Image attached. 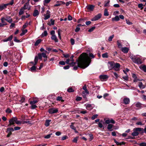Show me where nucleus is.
<instances>
[{"instance_id":"f257e3e1","label":"nucleus","mask_w":146,"mask_h":146,"mask_svg":"<svg viewBox=\"0 0 146 146\" xmlns=\"http://www.w3.org/2000/svg\"><path fill=\"white\" fill-rule=\"evenodd\" d=\"M91 62V59L88 54L86 53H83L79 57L78 66L82 68H85L89 65Z\"/></svg>"},{"instance_id":"f03ea898","label":"nucleus","mask_w":146,"mask_h":146,"mask_svg":"<svg viewBox=\"0 0 146 146\" xmlns=\"http://www.w3.org/2000/svg\"><path fill=\"white\" fill-rule=\"evenodd\" d=\"M131 58L134 62L138 64H140L142 63L141 60L139 58L136 57L135 56H131Z\"/></svg>"},{"instance_id":"7ed1b4c3","label":"nucleus","mask_w":146,"mask_h":146,"mask_svg":"<svg viewBox=\"0 0 146 146\" xmlns=\"http://www.w3.org/2000/svg\"><path fill=\"white\" fill-rule=\"evenodd\" d=\"M115 63L113 61H110L108 62V66L110 70H111L114 68Z\"/></svg>"},{"instance_id":"20e7f679","label":"nucleus","mask_w":146,"mask_h":146,"mask_svg":"<svg viewBox=\"0 0 146 146\" xmlns=\"http://www.w3.org/2000/svg\"><path fill=\"white\" fill-rule=\"evenodd\" d=\"M102 17V15L100 13H99L97 15H96L94 17L92 18L91 20L92 21H96L99 19H100Z\"/></svg>"},{"instance_id":"39448f33","label":"nucleus","mask_w":146,"mask_h":146,"mask_svg":"<svg viewBox=\"0 0 146 146\" xmlns=\"http://www.w3.org/2000/svg\"><path fill=\"white\" fill-rule=\"evenodd\" d=\"M120 64L117 63H115V65L114 66L113 68L116 71H118L120 70Z\"/></svg>"},{"instance_id":"423d86ee","label":"nucleus","mask_w":146,"mask_h":146,"mask_svg":"<svg viewBox=\"0 0 146 146\" xmlns=\"http://www.w3.org/2000/svg\"><path fill=\"white\" fill-rule=\"evenodd\" d=\"M16 120V117H13L11 118L9 121V125H13L15 123V122Z\"/></svg>"},{"instance_id":"0eeeda50","label":"nucleus","mask_w":146,"mask_h":146,"mask_svg":"<svg viewBox=\"0 0 146 146\" xmlns=\"http://www.w3.org/2000/svg\"><path fill=\"white\" fill-rule=\"evenodd\" d=\"M58 111V110L57 109L52 108L48 110L49 113L51 114L54 113H57Z\"/></svg>"},{"instance_id":"6e6552de","label":"nucleus","mask_w":146,"mask_h":146,"mask_svg":"<svg viewBox=\"0 0 146 146\" xmlns=\"http://www.w3.org/2000/svg\"><path fill=\"white\" fill-rule=\"evenodd\" d=\"M45 20H46L49 19L50 17V12L48 10H47L46 12V13L44 15Z\"/></svg>"},{"instance_id":"1a4fd4ad","label":"nucleus","mask_w":146,"mask_h":146,"mask_svg":"<svg viewBox=\"0 0 146 146\" xmlns=\"http://www.w3.org/2000/svg\"><path fill=\"white\" fill-rule=\"evenodd\" d=\"M95 6L93 5H89L86 6V8L90 11H93L94 8Z\"/></svg>"},{"instance_id":"9d476101","label":"nucleus","mask_w":146,"mask_h":146,"mask_svg":"<svg viewBox=\"0 0 146 146\" xmlns=\"http://www.w3.org/2000/svg\"><path fill=\"white\" fill-rule=\"evenodd\" d=\"M105 123L107 124H109L110 123L114 124L115 123V121L112 119H108L106 120Z\"/></svg>"},{"instance_id":"9b49d317","label":"nucleus","mask_w":146,"mask_h":146,"mask_svg":"<svg viewBox=\"0 0 146 146\" xmlns=\"http://www.w3.org/2000/svg\"><path fill=\"white\" fill-rule=\"evenodd\" d=\"M74 57V56L73 55H72L70 58V62H71V63H70V65L71 66H74L76 64V62H74V60L73 59V58Z\"/></svg>"},{"instance_id":"f8f14e48","label":"nucleus","mask_w":146,"mask_h":146,"mask_svg":"<svg viewBox=\"0 0 146 146\" xmlns=\"http://www.w3.org/2000/svg\"><path fill=\"white\" fill-rule=\"evenodd\" d=\"M129 48L126 47L121 48V50L124 53H127L129 50Z\"/></svg>"},{"instance_id":"ddd939ff","label":"nucleus","mask_w":146,"mask_h":146,"mask_svg":"<svg viewBox=\"0 0 146 146\" xmlns=\"http://www.w3.org/2000/svg\"><path fill=\"white\" fill-rule=\"evenodd\" d=\"M123 103L125 104H127L129 103L130 100L129 98H125L123 99Z\"/></svg>"},{"instance_id":"4468645a","label":"nucleus","mask_w":146,"mask_h":146,"mask_svg":"<svg viewBox=\"0 0 146 146\" xmlns=\"http://www.w3.org/2000/svg\"><path fill=\"white\" fill-rule=\"evenodd\" d=\"M139 68L145 72H146V66L145 65L143 64L141 65L140 66Z\"/></svg>"},{"instance_id":"2eb2a0df","label":"nucleus","mask_w":146,"mask_h":146,"mask_svg":"<svg viewBox=\"0 0 146 146\" xmlns=\"http://www.w3.org/2000/svg\"><path fill=\"white\" fill-rule=\"evenodd\" d=\"M132 76L134 79L133 80L134 82H136L138 80H139L137 78L136 75L135 74H133Z\"/></svg>"},{"instance_id":"dca6fc26","label":"nucleus","mask_w":146,"mask_h":146,"mask_svg":"<svg viewBox=\"0 0 146 146\" xmlns=\"http://www.w3.org/2000/svg\"><path fill=\"white\" fill-rule=\"evenodd\" d=\"M143 105L139 102H138L135 104V106L136 107L138 108L139 109L143 107Z\"/></svg>"},{"instance_id":"f3484780","label":"nucleus","mask_w":146,"mask_h":146,"mask_svg":"<svg viewBox=\"0 0 146 146\" xmlns=\"http://www.w3.org/2000/svg\"><path fill=\"white\" fill-rule=\"evenodd\" d=\"M51 39L52 40H54L56 42H58V40L55 35L51 36Z\"/></svg>"},{"instance_id":"a211bd4d","label":"nucleus","mask_w":146,"mask_h":146,"mask_svg":"<svg viewBox=\"0 0 146 146\" xmlns=\"http://www.w3.org/2000/svg\"><path fill=\"white\" fill-rule=\"evenodd\" d=\"M13 36L11 35L8 37L7 38L3 40L4 42H7L9 41H11L13 38Z\"/></svg>"},{"instance_id":"6ab92c4d","label":"nucleus","mask_w":146,"mask_h":146,"mask_svg":"<svg viewBox=\"0 0 146 146\" xmlns=\"http://www.w3.org/2000/svg\"><path fill=\"white\" fill-rule=\"evenodd\" d=\"M108 76L107 75H101L100 76V78L101 79L105 80L107 79Z\"/></svg>"},{"instance_id":"aec40b11","label":"nucleus","mask_w":146,"mask_h":146,"mask_svg":"<svg viewBox=\"0 0 146 146\" xmlns=\"http://www.w3.org/2000/svg\"><path fill=\"white\" fill-rule=\"evenodd\" d=\"M29 5V2L25 4L23 7L22 8L24 9H28L29 10V8L28 9Z\"/></svg>"},{"instance_id":"412c9836","label":"nucleus","mask_w":146,"mask_h":146,"mask_svg":"<svg viewBox=\"0 0 146 146\" xmlns=\"http://www.w3.org/2000/svg\"><path fill=\"white\" fill-rule=\"evenodd\" d=\"M39 12L37 10H35L34 11V13L33 14V16L34 17H36L38 15Z\"/></svg>"},{"instance_id":"4be33fe9","label":"nucleus","mask_w":146,"mask_h":146,"mask_svg":"<svg viewBox=\"0 0 146 146\" xmlns=\"http://www.w3.org/2000/svg\"><path fill=\"white\" fill-rule=\"evenodd\" d=\"M86 108L87 110H92L93 109V107L92 106H91V104H88L86 107Z\"/></svg>"},{"instance_id":"5701e85b","label":"nucleus","mask_w":146,"mask_h":146,"mask_svg":"<svg viewBox=\"0 0 146 146\" xmlns=\"http://www.w3.org/2000/svg\"><path fill=\"white\" fill-rule=\"evenodd\" d=\"M82 89L84 90V91H86V94H88L89 92L87 89V87L86 85H85L83 87Z\"/></svg>"},{"instance_id":"b1692460","label":"nucleus","mask_w":146,"mask_h":146,"mask_svg":"<svg viewBox=\"0 0 146 146\" xmlns=\"http://www.w3.org/2000/svg\"><path fill=\"white\" fill-rule=\"evenodd\" d=\"M7 4H3L0 5V10H2L6 8Z\"/></svg>"},{"instance_id":"393cba45","label":"nucleus","mask_w":146,"mask_h":146,"mask_svg":"<svg viewBox=\"0 0 146 146\" xmlns=\"http://www.w3.org/2000/svg\"><path fill=\"white\" fill-rule=\"evenodd\" d=\"M117 45L118 46V47L119 48H121L122 47V45L121 44V42L119 40H118L117 41Z\"/></svg>"},{"instance_id":"a878e982","label":"nucleus","mask_w":146,"mask_h":146,"mask_svg":"<svg viewBox=\"0 0 146 146\" xmlns=\"http://www.w3.org/2000/svg\"><path fill=\"white\" fill-rule=\"evenodd\" d=\"M113 125L111 124H108V126L107 127V129L110 131H111L112 130L111 129L113 127Z\"/></svg>"},{"instance_id":"bb28decb","label":"nucleus","mask_w":146,"mask_h":146,"mask_svg":"<svg viewBox=\"0 0 146 146\" xmlns=\"http://www.w3.org/2000/svg\"><path fill=\"white\" fill-rule=\"evenodd\" d=\"M119 19V17L118 16H116L115 17L113 18L112 19V21H118Z\"/></svg>"},{"instance_id":"cd10ccee","label":"nucleus","mask_w":146,"mask_h":146,"mask_svg":"<svg viewBox=\"0 0 146 146\" xmlns=\"http://www.w3.org/2000/svg\"><path fill=\"white\" fill-rule=\"evenodd\" d=\"M138 86L139 87L143 89L145 88V86L143 84V83L141 82H140L139 83Z\"/></svg>"},{"instance_id":"c85d7f7f","label":"nucleus","mask_w":146,"mask_h":146,"mask_svg":"<svg viewBox=\"0 0 146 146\" xmlns=\"http://www.w3.org/2000/svg\"><path fill=\"white\" fill-rule=\"evenodd\" d=\"M54 20L51 19L50 20V21L48 23V24L49 26L54 25Z\"/></svg>"},{"instance_id":"c756f323","label":"nucleus","mask_w":146,"mask_h":146,"mask_svg":"<svg viewBox=\"0 0 146 146\" xmlns=\"http://www.w3.org/2000/svg\"><path fill=\"white\" fill-rule=\"evenodd\" d=\"M51 120H46V121L45 125L46 127L48 126L50 124V122L51 121Z\"/></svg>"},{"instance_id":"7c9ffc66","label":"nucleus","mask_w":146,"mask_h":146,"mask_svg":"<svg viewBox=\"0 0 146 146\" xmlns=\"http://www.w3.org/2000/svg\"><path fill=\"white\" fill-rule=\"evenodd\" d=\"M6 21L9 23H11L12 22L13 20L10 17H7L5 19Z\"/></svg>"},{"instance_id":"2f4dec72","label":"nucleus","mask_w":146,"mask_h":146,"mask_svg":"<svg viewBox=\"0 0 146 146\" xmlns=\"http://www.w3.org/2000/svg\"><path fill=\"white\" fill-rule=\"evenodd\" d=\"M56 100L57 101H61L62 102H64V100L62 99V97L59 96L56 98Z\"/></svg>"},{"instance_id":"473e14b6","label":"nucleus","mask_w":146,"mask_h":146,"mask_svg":"<svg viewBox=\"0 0 146 146\" xmlns=\"http://www.w3.org/2000/svg\"><path fill=\"white\" fill-rule=\"evenodd\" d=\"M42 40L41 39H39L36 41L35 43V46H37L42 41Z\"/></svg>"},{"instance_id":"72a5a7b5","label":"nucleus","mask_w":146,"mask_h":146,"mask_svg":"<svg viewBox=\"0 0 146 146\" xmlns=\"http://www.w3.org/2000/svg\"><path fill=\"white\" fill-rule=\"evenodd\" d=\"M51 0H44L43 1V4L44 5H46L49 3Z\"/></svg>"},{"instance_id":"f704fd0d","label":"nucleus","mask_w":146,"mask_h":146,"mask_svg":"<svg viewBox=\"0 0 146 146\" xmlns=\"http://www.w3.org/2000/svg\"><path fill=\"white\" fill-rule=\"evenodd\" d=\"M27 32V29L23 30L22 31V32L21 33L20 35L21 36H22L24 35Z\"/></svg>"},{"instance_id":"c9c22d12","label":"nucleus","mask_w":146,"mask_h":146,"mask_svg":"<svg viewBox=\"0 0 146 146\" xmlns=\"http://www.w3.org/2000/svg\"><path fill=\"white\" fill-rule=\"evenodd\" d=\"M142 130H143V129L141 128H136L134 129V131H141Z\"/></svg>"},{"instance_id":"e433bc0d","label":"nucleus","mask_w":146,"mask_h":146,"mask_svg":"<svg viewBox=\"0 0 146 146\" xmlns=\"http://www.w3.org/2000/svg\"><path fill=\"white\" fill-rule=\"evenodd\" d=\"M134 132L131 133V135L133 136H136L138 135L139 133L136 131H134Z\"/></svg>"},{"instance_id":"4c0bfd02","label":"nucleus","mask_w":146,"mask_h":146,"mask_svg":"<svg viewBox=\"0 0 146 146\" xmlns=\"http://www.w3.org/2000/svg\"><path fill=\"white\" fill-rule=\"evenodd\" d=\"M109 15L108 10L106 9H104V15L105 16H108Z\"/></svg>"},{"instance_id":"58836bf2","label":"nucleus","mask_w":146,"mask_h":146,"mask_svg":"<svg viewBox=\"0 0 146 146\" xmlns=\"http://www.w3.org/2000/svg\"><path fill=\"white\" fill-rule=\"evenodd\" d=\"M24 10L25 9L22 8H21L19 12V15H22L23 14L24 12Z\"/></svg>"},{"instance_id":"ea45409f","label":"nucleus","mask_w":146,"mask_h":146,"mask_svg":"<svg viewBox=\"0 0 146 146\" xmlns=\"http://www.w3.org/2000/svg\"><path fill=\"white\" fill-rule=\"evenodd\" d=\"M38 101L37 100H34L33 101H31L30 102V104L31 105L34 104H35L37 103Z\"/></svg>"},{"instance_id":"a19ab883","label":"nucleus","mask_w":146,"mask_h":146,"mask_svg":"<svg viewBox=\"0 0 146 146\" xmlns=\"http://www.w3.org/2000/svg\"><path fill=\"white\" fill-rule=\"evenodd\" d=\"M61 32V31L60 29H59L58 31V37L60 39H61V34L60 33Z\"/></svg>"},{"instance_id":"79ce46f5","label":"nucleus","mask_w":146,"mask_h":146,"mask_svg":"<svg viewBox=\"0 0 146 146\" xmlns=\"http://www.w3.org/2000/svg\"><path fill=\"white\" fill-rule=\"evenodd\" d=\"M102 57L104 58H107L108 57L107 53H106L103 54L102 55Z\"/></svg>"},{"instance_id":"37998d69","label":"nucleus","mask_w":146,"mask_h":146,"mask_svg":"<svg viewBox=\"0 0 146 146\" xmlns=\"http://www.w3.org/2000/svg\"><path fill=\"white\" fill-rule=\"evenodd\" d=\"M14 130L13 128H8L7 129V132H11L14 131Z\"/></svg>"},{"instance_id":"c03bdc74","label":"nucleus","mask_w":146,"mask_h":146,"mask_svg":"<svg viewBox=\"0 0 146 146\" xmlns=\"http://www.w3.org/2000/svg\"><path fill=\"white\" fill-rule=\"evenodd\" d=\"M38 57L37 56H36L35 57L34 61L35 62V63L34 64V65H36V64L37 63V62H38Z\"/></svg>"},{"instance_id":"a18cd8bd","label":"nucleus","mask_w":146,"mask_h":146,"mask_svg":"<svg viewBox=\"0 0 146 146\" xmlns=\"http://www.w3.org/2000/svg\"><path fill=\"white\" fill-rule=\"evenodd\" d=\"M78 138V137H76L74 138L72 140V141L73 142L77 143Z\"/></svg>"},{"instance_id":"49530a36","label":"nucleus","mask_w":146,"mask_h":146,"mask_svg":"<svg viewBox=\"0 0 146 146\" xmlns=\"http://www.w3.org/2000/svg\"><path fill=\"white\" fill-rule=\"evenodd\" d=\"M67 91L69 92H73L74 91V90L72 88H69L67 90Z\"/></svg>"},{"instance_id":"de8ad7c7","label":"nucleus","mask_w":146,"mask_h":146,"mask_svg":"<svg viewBox=\"0 0 146 146\" xmlns=\"http://www.w3.org/2000/svg\"><path fill=\"white\" fill-rule=\"evenodd\" d=\"M72 125H70V127L72 129L74 130H75L76 128L75 127L73 124H74V123H72Z\"/></svg>"},{"instance_id":"09e8293b","label":"nucleus","mask_w":146,"mask_h":146,"mask_svg":"<svg viewBox=\"0 0 146 146\" xmlns=\"http://www.w3.org/2000/svg\"><path fill=\"white\" fill-rule=\"evenodd\" d=\"M47 33L46 31H45L42 34V36H46L47 35Z\"/></svg>"},{"instance_id":"8fccbe9b","label":"nucleus","mask_w":146,"mask_h":146,"mask_svg":"<svg viewBox=\"0 0 146 146\" xmlns=\"http://www.w3.org/2000/svg\"><path fill=\"white\" fill-rule=\"evenodd\" d=\"M52 135V133H51L49 134H48L46 136L44 137V138L45 139H48Z\"/></svg>"},{"instance_id":"3c124183","label":"nucleus","mask_w":146,"mask_h":146,"mask_svg":"<svg viewBox=\"0 0 146 146\" xmlns=\"http://www.w3.org/2000/svg\"><path fill=\"white\" fill-rule=\"evenodd\" d=\"M113 37H114V35H112L111 36H110L109 37V38H108V40L109 41H112V39L113 38Z\"/></svg>"},{"instance_id":"603ef678","label":"nucleus","mask_w":146,"mask_h":146,"mask_svg":"<svg viewBox=\"0 0 146 146\" xmlns=\"http://www.w3.org/2000/svg\"><path fill=\"white\" fill-rule=\"evenodd\" d=\"M85 92L86 91H83L82 92V95L84 98H86V95L87 94H86V92Z\"/></svg>"},{"instance_id":"864d4df0","label":"nucleus","mask_w":146,"mask_h":146,"mask_svg":"<svg viewBox=\"0 0 146 146\" xmlns=\"http://www.w3.org/2000/svg\"><path fill=\"white\" fill-rule=\"evenodd\" d=\"M95 27H92L88 30V31L89 32H92L95 29Z\"/></svg>"},{"instance_id":"5fc2aeb1","label":"nucleus","mask_w":146,"mask_h":146,"mask_svg":"<svg viewBox=\"0 0 146 146\" xmlns=\"http://www.w3.org/2000/svg\"><path fill=\"white\" fill-rule=\"evenodd\" d=\"M143 5L142 3L139 4L138 5V7L139 8H141V9H142L143 8Z\"/></svg>"},{"instance_id":"6e6d98bb","label":"nucleus","mask_w":146,"mask_h":146,"mask_svg":"<svg viewBox=\"0 0 146 146\" xmlns=\"http://www.w3.org/2000/svg\"><path fill=\"white\" fill-rule=\"evenodd\" d=\"M1 20L2 23V24L6 23L5 22V21H6L5 19L3 18H2L1 19Z\"/></svg>"},{"instance_id":"4d7b16f0","label":"nucleus","mask_w":146,"mask_h":146,"mask_svg":"<svg viewBox=\"0 0 146 146\" xmlns=\"http://www.w3.org/2000/svg\"><path fill=\"white\" fill-rule=\"evenodd\" d=\"M98 116V115L97 114L94 115L92 116L91 118L92 120H94L96 118H97Z\"/></svg>"},{"instance_id":"13d9d810","label":"nucleus","mask_w":146,"mask_h":146,"mask_svg":"<svg viewBox=\"0 0 146 146\" xmlns=\"http://www.w3.org/2000/svg\"><path fill=\"white\" fill-rule=\"evenodd\" d=\"M17 124H21V121L17 120V119L16 118V120L15 121V122Z\"/></svg>"},{"instance_id":"bf43d9fd","label":"nucleus","mask_w":146,"mask_h":146,"mask_svg":"<svg viewBox=\"0 0 146 146\" xmlns=\"http://www.w3.org/2000/svg\"><path fill=\"white\" fill-rule=\"evenodd\" d=\"M101 121H101V122H100L98 124L99 127L101 128L102 127H103V124L102 123H101Z\"/></svg>"},{"instance_id":"052dcab7","label":"nucleus","mask_w":146,"mask_h":146,"mask_svg":"<svg viewBox=\"0 0 146 146\" xmlns=\"http://www.w3.org/2000/svg\"><path fill=\"white\" fill-rule=\"evenodd\" d=\"M140 146H146V143H142L139 144Z\"/></svg>"},{"instance_id":"680f3d73","label":"nucleus","mask_w":146,"mask_h":146,"mask_svg":"<svg viewBox=\"0 0 146 146\" xmlns=\"http://www.w3.org/2000/svg\"><path fill=\"white\" fill-rule=\"evenodd\" d=\"M12 111V110H10V109L8 108L6 110V112L8 113H11Z\"/></svg>"},{"instance_id":"e2e57ef3","label":"nucleus","mask_w":146,"mask_h":146,"mask_svg":"<svg viewBox=\"0 0 146 146\" xmlns=\"http://www.w3.org/2000/svg\"><path fill=\"white\" fill-rule=\"evenodd\" d=\"M31 71L35 70H36V67L35 66H33L30 68Z\"/></svg>"},{"instance_id":"0e129e2a","label":"nucleus","mask_w":146,"mask_h":146,"mask_svg":"<svg viewBox=\"0 0 146 146\" xmlns=\"http://www.w3.org/2000/svg\"><path fill=\"white\" fill-rule=\"evenodd\" d=\"M15 24L14 23H11V25L9 27V28L10 29H12V28L14 27L15 26Z\"/></svg>"},{"instance_id":"69168bd1","label":"nucleus","mask_w":146,"mask_h":146,"mask_svg":"<svg viewBox=\"0 0 146 146\" xmlns=\"http://www.w3.org/2000/svg\"><path fill=\"white\" fill-rule=\"evenodd\" d=\"M70 42L72 45H73L74 44V40L73 38H71L70 39Z\"/></svg>"},{"instance_id":"338daca9","label":"nucleus","mask_w":146,"mask_h":146,"mask_svg":"<svg viewBox=\"0 0 146 146\" xmlns=\"http://www.w3.org/2000/svg\"><path fill=\"white\" fill-rule=\"evenodd\" d=\"M89 56L90 57H91L92 58H94V56L92 53H90L89 54Z\"/></svg>"},{"instance_id":"774afa93","label":"nucleus","mask_w":146,"mask_h":146,"mask_svg":"<svg viewBox=\"0 0 146 146\" xmlns=\"http://www.w3.org/2000/svg\"><path fill=\"white\" fill-rule=\"evenodd\" d=\"M82 99V98L81 97L78 96L76 98V100L77 101H79L81 100Z\"/></svg>"}]
</instances>
